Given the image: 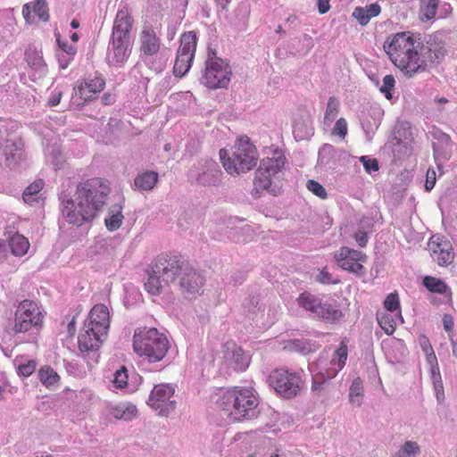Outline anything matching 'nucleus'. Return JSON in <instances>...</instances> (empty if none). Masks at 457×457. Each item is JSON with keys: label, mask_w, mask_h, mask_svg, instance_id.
Returning a JSON list of instances; mask_svg holds the SVG:
<instances>
[{"label": "nucleus", "mask_w": 457, "mask_h": 457, "mask_svg": "<svg viewBox=\"0 0 457 457\" xmlns=\"http://www.w3.org/2000/svg\"><path fill=\"white\" fill-rule=\"evenodd\" d=\"M383 47L391 62L409 78L425 72L445 54L441 42L432 38L422 41L411 31L387 37Z\"/></svg>", "instance_id": "f257e3e1"}, {"label": "nucleus", "mask_w": 457, "mask_h": 457, "mask_svg": "<svg viewBox=\"0 0 457 457\" xmlns=\"http://www.w3.org/2000/svg\"><path fill=\"white\" fill-rule=\"evenodd\" d=\"M111 188L103 178H91L80 181L76 189V198L63 199L62 214L65 220L75 226L92 221L104 206Z\"/></svg>", "instance_id": "f03ea898"}, {"label": "nucleus", "mask_w": 457, "mask_h": 457, "mask_svg": "<svg viewBox=\"0 0 457 457\" xmlns=\"http://www.w3.org/2000/svg\"><path fill=\"white\" fill-rule=\"evenodd\" d=\"M134 19L128 5L118 10L112 26V38L107 50V60L111 65L121 66L129 59L130 49V32Z\"/></svg>", "instance_id": "7ed1b4c3"}, {"label": "nucleus", "mask_w": 457, "mask_h": 457, "mask_svg": "<svg viewBox=\"0 0 457 457\" xmlns=\"http://www.w3.org/2000/svg\"><path fill=\"white\" fill-rule=\"evenodd\" d=\"M185 262L181 257L162 253L152 262L146 270L145 289L153 295H159L164 286L173 284L180 277Z\"/></svg>", "instance_id": "20e7f679"}, {"label": "nucleus", "mask_w": 457, "mask_h": 457, "mask_svg": "<svg viewBox=\"0 0 457 457\" xmlns=\"http://www.w3.org/2000/svg\"><path fill=\"white\" fill-rule=\"evenodd\" d=\"M219 155L224 170L231 176L252 170L259 160L257 148L246 136L237 138L230 150L221 148Z\"/></svg>", "instance_id": "39448f33"}, {"label": "nucleus", "mask_w": 457, "mask_h": 457, "mask_svg": "<svg viewBox=\"0 0 457 457\" xmlns=\"http://www.w3.org/2000/svg\"><path fill=\"white\" fill-rule=\"evenodd\" d=\"M258 404V398L253 389L237 386L227 390L219 402L220 410L234 421L255 418Z\"/></svg>", "instance_id": "423d86ee"}, {"label": "nucleus", "mask_w": 457, "mask_h": 457, "mask_svg": "<svg viewBox=\"0 0 457 457\" xmlns=\"http://www.w3.org/2000/svg\"><path fill=\"white\" fill-rule=\"evenodd\" d=\"M285 164L286 156L279 149H276L271 157L262 159L254 174L253 195L260 196L264 191L276 195L279 191L278 182L283 176Z\"/></svg>", "instance_id": "0eeeda50"}, {"label": "nucleus", "mask_w": 457, "mask_h": 457, "mask_svg": "<svg viewBox=\"0 0 457 457\" xmlns=\"http://www.w3.org/2000/svg\"><path fill=\"white\" fill-rule=\"evenodd\" d=\"M133 348L139 356L145 357L150 362H156L166 355L169 341L154 328H138L134 334Z\"/></svg>", "instance_id": "6e6552de"}, {"label": "nucleus", "mask_w": 457, "mask_h": 457, "mask_svg": "<svg viewBox=\"0 0 457 457\" xmlns=\"http://www.w3.org/2000/svg\"><path fill=\"white\" fill-rule=\"evenodd\" d=\"M232 71L228 62L217 56L215 48L207 47L205 68L201 82L210 89L227 88Z\"/></svg>", "instance_id": "1a4fd4ad"}, {"label": "nucleus", "mask_w": 457, "mask_h": 457, "mask_svg": "<svg viewBox=\"0 0 457 457\" xmlns=\"http://www.w3.org/2000/svg\"><path fill=\"white\" fill-rule=\"evenodd\" d=\"M269 384L281 396L291 399L302 390L303 381L298 372L285 368L275 369L268 378Z\"/></svg>", "instance_id": "9d476101"}, {"label": "nucleus", "mask_w": 457, "mask_h": 457, "mask_svg": "<svg viewBox=\"0 0 457 457\" xmlns=\"http://www.w3.org/2000/svg\"><path fill=\"white\" fill-rule=\"evenodd\" d=\"M44 315L39 306L31 300L21 302L15 311L12 330L26 333L33 328L42 327Z\"/></svg>", "instance_id": "9b49d317"}, {"label": "nucleus", "mask_w": 457, "mask_h": 457, "mask_svg": "<svg viewBox=\"0 0 457 457\" xmlns=\"http://www.w3.org/2000/svg\"><path fill=\"white\" fill-rule=\"evenodd\" d=\"M297 303L299 306L314 313L318 318L329 322H336L343 317L342 311L336 304L323 303L321 299L309 292L302 293L297 298Z\"/></svg>", "instance_id": "f8f14e48"}, {"label": "nucleus", "mask_w": 457, "mask_h": 457, "mask_svg": "<svg viewBox=\"0 0 457 457\" xmlns=\"http://www.w3.org/2000/svg\"><path fill=\"white\" fill-rule=\"evenodd\" d=\"M334 259L337 266L344 270L353 273L358 277L365 274L363 264L367 262V256L361 251L342 246L335 252Z\"/></svg>", "instance_id": "ddd939ff"}, {"label": "nucleus", "mask_w": 457, "mask_h": 457, "mask_svg": "<svg viewBox=\"0 0 457 457\" xmlns=\"http://www.w3.org/2000/svg\"><path fill=\"white\" fill-rule=\"evenodd\" d=\"M428 251L434 262L439 266H447L454 259L452 243L438 235L432 236L428 243Z\"/></svg>", "instance_id": "4468645a"}, {"label": "nucleus", "mask_w": 457, "mask_h": 457, "mask_svg": "<svg viewBox=\"0 0 457 457\" xmlns=\"http://www.w3.org/2000/svg\"><path fill=\"white\" fill-rule=\"evenodd\" d=\"M174 392L175 389L168 384L156 385L150 394L147 403L151 408L160 410L161 415H167L175 408L174 402L170 401Z\"/></svg>", "instance_id": "2eb2a0df"}, {"label": "nucleus", "mask_w": 457, "mask_h": 457, "mask_svg": "<svg viewBox=\"0 0 457 457\" xmlns=\"http://www.w3.org/2000/svg\"><path fill=\"white\" fill-rule=\"evenodd\" d=\"M223 358L227 365L236 371H245L250 364V357L234 341H227L222 346Z\"/></svg>", "instance_id": "dca6fc26"}, {"label": "nucleus", "mask_w": 457, "mask_h": 457, "mask_svg": "<svg viewBox=\"0 0 457 457\" xmlns=\"http://www.w3.org/2000/svg\"><path fill=\"white\" fill-rule=\"evenodd\" d=\"M106 335V333L96 329L95 327L84 324L78 337L79 349L82 353L98 350Z\"/></svg>", "instance_id": "f3484780"}, {"label": "nucleus", "mask_w": 457, "mask_h": 457, "mask_svg": "<svg viewBox=\"0 0 457 457\" xmlns=\"http://www.w3.org/2000/svg\"><path fill=\"white\" fill-rule=\"evenodd\" d=\"M179 283L183 292L196 295L202 292L204 278L200 272L186 263Z\"/></svg>", "instance_id": "a211bd4d"}, {"label": "nucleus", "mask_w": 457, "mask_h": 457, "mask_svg": "<svg viewBox=\"0 0 457 457\" xmlns=\"http://www.w3.org/2000/svg\"><path fill=\"white\" fill-rule=\"evenodd\" d=\"M105 80L101 76L87 78L77 82L75 90L81 99L90 101L95 95L104 90Z\"/></svg>", "instance_id": "6ab92c4d"}, {"label": "nucleus", "mask_w": 457, "mask_h": 457, "mask_svg": "<svg viewBox=\"0 0 457 457\" xmlns=\"http://www.w3.org/2000/svg\"><path fill=\"white\" fill-rule=\"evenodd\" d=\"M84 324L95 327L98 331L107 334L110 326V316L108 308L103 304H96L90 311L88 318Z\"/></svg>", "instance_id": "aec40b11"}, {"label": "nucleus", "mask_w": 457, "mask_h": 457, "mask_svg": "<svg viewBox=\"0 0 457 457\" xmlns=\"http://www.w3.org/2000/svg\"><path fill=\"white\" fill-rule=\"evenodd\" d=\"M22 15L29 24L35 23L36 18L47 21L49 20V12L46 0H36L25 4L22 7Z\"/></svg>", "instance_id": "412c9836"}, {"label": "nucleus", "mask_w": 457, "mask_h": 457, "mask_svg": "<svg viewBox=\"0 0 457 457\" xmlns=\"http://www.w3.org/2000/svg\"><path fill=\"white\" fill-rule=\"evenodd\" d=\"M140 51L145 55L156 54L161 46L160 38L153 29L142 30L140 34Z\"/></svg>", "instance_id": "4be33fe9"}, {"label": "nucleus", "mask_w": 457, "mask_h": 457, "mask_svg": "<svg viewBox=\"0 0 457 457\" xmlns=\"http://www.w3.org/2000/svg\"><path fill=\"white\" fill-rule=\"evenodd\" d=\"M137 408L131 403L112 405L109 408V414L116 420L125 421L132 420L137 415Z\"/></svg>", "instance_id": "5701e85b"}, {"label": "nucleus", "mask_w": 457, "mask_h": 457, "mask_svg": "<svg viewBox=\"0 0 457 457\" xmlns=\"http://www.w3.org/2000/svg\"><path fill=\"white\" fill-rule=\"evenodd\" d=\"M380 12V5L375 3L365 7H356L353 12V16L361 25H366L371 18L378 16Z\"/></svg>", "instance_id": "b1692460"}, {"label": "nucleus", "mask_w": 457, "mask_h": 457, "mask_svg": "<svg viewBox=\"0 0 457 457\" xmlns=\"http://www.w3.org/2000/svg\"><path fill=\"white\" fill-rule=\"evenodd\" d=\"M197 46V37L194 31L184 32L180 37L178 53L195 57Z\"/></svg>", "instance_id": "393cba45"}, {"label": "nucleus", "mask_w": 457, "mask_h": 457, "mask_svg": "<svg viewBox=\"0 0 457 457\" xmlns=\"http://www.w3.org/2000/svg\"><path fill=\"white\" fill-rule=\"evenodd\" d=\"M37 376L40 382L48 389L56 388L61 380L57 372L52 367L47 365L39 369Z\"/></svg>", "instance_id": "a878e982"}, {"label": "nucleus", "mask_w": 457, "mask_h": 457, "mask_svg": "<svg viewBox=\"0 0 457 457\" xmlns=\"http://www.w3.org/2000/svg\"><path fill=\"white\" fill-rule=\"evenodd\" d=\"M422 284L431 293L447 295L449 296L452 295L451 288L441 278L433 276H426L423 278Z\"/></svg>", "instance_id": "bb28decb"}, {"label": "nucleus", "mask_w": 457, "mask_h": 457, "mask_svg": "<svg viewBox=\"0 0 457 457\" xmlns=\"http://www.w3.org/2000/svg\"><path fill=\"white\" fill-rule=\"evenodd\" d=\"M439 1L420 0L419 18L421 21H428L436 17Z\"/></svg>", "instance_id": "cd10ccee"}, {"label": "nucleus", "mask_w": 457, "mask_h": 457, "mask_svg": "<svg viewBox=\"0 0 457 457\" xmlns=\"http://www.w3.org/2000/svg\"><path fill=\"white\" fill-rule=\"evenodd\" d=\"M158 181V173L147 170L138 174L135 179V186L141 190H151Z\"/></svg>", "instance_id": "c85d7f7f"}, {"label": "nucleus", "mask_w": 457, "mask_h": 457, "mask_svg": "<svg viewBox=\"0 0 457 457\" xmlns=\"http://www.w3.org/2000/svg\"><path fill=\"white\" fill-rule=\"evenodd\" d=\"M9 246L14 255L23 256L28 253L29 242L24 236L15 233L9 239Z\"/></svg>", "instance_id": "c756f323"}, {"label": "nucleus", "mask_w": 457, "mask_h": 457, "mask_svg": "<svg viewBox=\"0 0 457 457\" xmlns=\"http://www.w3.org/2000/svg\"><path fill=\"white\" fill-rule=\"evenodd\" d=\"M377 320L386 335L391 336L395 333L396 329V320L391 313L378 312Z\"/></svg>", "instance_id": "7c9ffc66"}, {"label": "nucleus", "mask_w": 457, "mask_h": 457, "mask_svg": "<svg viewBox=\"0 0 457 457\" xmlns=\"http://www.w3.org/2000/svg\"><path fill=\"white\" fill-rule=\"evenodd\" d=\"M194 57L177 52L173 72L177 77H183L189 71Z\"/></svg>", "instance_id": "2f4dec72"}, {"label": "nucleus", "mask_w": 457, "mask_h": 457, "mask_svg": "<svg viewBox=\"0 0 457 457\" xmlns=\"http://www.w3.org/2000/svg\"><path fill=\"white\" fill-rule=\"evenodd\" d=\"M349 400L350 403L361 406L363 400V385L360 378H356L349 389Z\"/></svg>", "instance_id": "473e14b6"}, {"label": "nucleus", "mask_w": 457, "mask_h": 457, "mask_svg": "<svg viewBox=\"0 0 457 457\" xmlns=\"http://www.w3.org/2000/svg\"><path fill=\"white\" fill-rule=\"evenodd\" d=\"M348 356L347 345L343 341L340 343L339 347L335 351L332 358V364L337 366L335 374L341 370L345 365Z\"/></svg>", "instance_id": "72a5a7b5"}, {"label": "nucleus", "mask_w": 457, "mask_h": 457, "mask_svg": "<svg viewBox=\"0 0 457 457\" xmlns=\"http://www.w3.org/2000/svg\"><path fill=\"white\" fill-rule=\"evenodd\" d=\"M44 185L45 184L42 179H37L32 182L24 190L22 194L23 200L26 203H32L35 200V196L43 189Z\"/></svg>", "instance_id": "f704fd0d"}, {"label": "nucleus", "mask_w": 457, "mask_h": 457, "mask_svg": "<svg viewBox=\"0 0 457 457\" xmlns=\"http://www.w3.org/2000/svg\"><path fill=\"white\" fill-rule=\"evenodd\" d=\"M339 101L335 96L329 97L325 112V121H332L339 112Z\"/></svg>", "instance_id": "c9c22d12"}, {"label": "nucleus", "mask_w": 457, "mask_h": 457, "mask_svg": "<svg viewBox=\"0 0 457 457\" xmlns=\"http://www.w3.org/2000/svg\"><path fill=\"white\" fill-rule=\"evenodd\" d=\"M420 446L414 441H407L396 453V457H411L420 453Z\"/></svg>", "instance_id": "e433bc0d"}, {"label": "nucleus", "mask_w": 457, "mask_h": 457, "mask_svg": "<svg viewBox=\"0 0 457 457\" xmlns=\"http://www.w3.org/2000/svg\"><path fill=\"white\" fill-rule=\"evenodd\" d=\"M123 215L119 209L115 213H112L109 218L105 219V226L108 230H117L122 224Z\"/></svg>", "instance_id": "4c0bfd02"}, {"label": "nucleus", "mask_w": 457, "mask_h": 457, "mask_svg": "<svg viewBox=\"0 0 457 457\" xmlns=\"http://www.w3.org/2000/svg\"><path fill=\"white\" fill-rule=\"evenodd\" d=\"M306 187L309 191H311L313 195L320 197V199H326L328 197L325 187L314 179H309L306 183Z\"/></svg>", "instance_id": "58836bf2"}, {"label": "nucleus", "mask_w": 457, "mask_h": 457, "mask_svg": "<svg viewBox=\"0 0 457 457\" xmlns=\"http://www.w3.org/2000/svg\"><path fill=\"white\" fill-rule=\"evenodd\" d=\"M395 85V79L393 75H386L383 79V85L380 87V91L382 94H384L385 97L387 100H391L392 96V90L394 89Z\"/></svg>", "instance_id": "ea45409f"}, {"label": "nucleus", "mask_w": 457, "mask_h": 457, "mask_svg": "<svg viewBox=\"0 0 457 457\" xmlns=\"http://www.w3.org/2000/svg\"><path fill=\"white\" fill-rule=\"evenodd\" d=\"M114 386L117 388H124L128 385V373L125 367H121L119 370L114 373L112 380Z\"/></svg>", "instance_id": "a19ab883"}, {"label": "nucleus", "mask_w": 457, "mask_h": 457, "mask_svg": "<svg viewBox=\"0 0 457 457\" xmlns=\"http://www.w3.org/2000/svg\"><path fill=\"white\" fill-rule=\"evenodd\" d=\"M384 307L386 309V311L391 312L398 310L400 307L398 294L397 293L389 294L384 302Z\"/></svg>", "instance_id": "79ce46f5"}, {"label": "nucleus", "mask_w": 457, "mask_h": 457, "mask_svg": "<svg viewBox=\"0 0 457 457\" xmlns=\"http://www.w3.org/2000/svg\"><path fill=\"white\" fill-rule=\"evenodd\" d=\"M37 362L34 360H29L26 363L18 365V374L23 377L30 376L36 370Z\"/></svg>", "instance_id": "37998d69"}, {"label": "nucleus", "mask_w": 457, "mask_h": 457, "mask_svg": "<svg viewBox=\"0 0 457 457\" xmlns=\"http://www.w3.org/2000/svg\"><path fill=\"white\" fill-rule=\"evenodd\" d=\"M347 122L344 118H340L337 120L334 128L332 129V134L339 136L341 138H345L347 135Z\"/></svg>", "instance_id": "c03bdc74"}, {"label": "nucleus", "mask_w": 457, "mask_h": 457, "mask_svg": "<svg viewBox=\"0 0 457 457\" xmlns=\"http://www.w3.org/2000/svg\"><path fill=\"white\" fill-rule=\"evenodd\" d=\"M12 145L14 146L15 153H12L11 151L9 152L8 151L9 145H6L4 147V152H5V154L7 155L6 159L9 160V158H12L13 161L22 159L23 158V151H22L21 144L20 142L18 144L13 142V143H12Z\"/></svg>", "instance_id": "a18cd8bd"}, {"label": "nucleus", "mask_w": 457, "mask_h": 457, "mask_svg": "<svg viewBox=\"0 0 457 457\" xmlns=\"http://www.w3.org/2000/svg\"><path fill=\"white\" fill-rule=\"evenodd\" d=\"M360 161L362 162L363 167L368 173L378 170V162L376 159H370L367 156H361Z\"/></svg>", "instance_id": "49530a36"}, {"label": "nucleus", "mask_w": 457, "mask_h": 457, "mask_svg": "<svg viewBox=\"0 0 457 457\" xmlns=\"http://www.w3.org/2000/svg\"><path fill=\"white\" fill-rule=\"evenodd\" d=\"M317 279L319 282L322 284H337L339 283V279H333L331 273H329L327 268H323L318 277Z\"/></svg>", "instance_id": "de8ad7c7"}, {"label": "nucleus", "mask_w": 457, "mask_h": 457, "mask_svg": "<svg viewBox=\"0 0 457 457\" xmlns=\"http://www.w3.org/2000/svg\"><path fill=\"white\" fill-rule=\"evenodd\" d=\"M57 43L62 53L75 57L77 54V47L74 45L69 44L68 42H62L59 38H57Z\"/></svg>", "instance_id": "09e8293b"}, {"label": "nucleus", "mask_w": 457, "mask_h": 457, "mask_svg": "<svg viewBox=\"0 0 457 457\" xmlns=\"http://www.w3.org/2000/svg\"><path fill=\"white\" fill-rule=\"evenodd\" d=\"M436 175L434 169H428L426 174L425 188L427 191H430L436 184Z\"/></svg>", "instance_id": "8fccbe9b"}, {"label": "nucleus", "mask_w": 457, "mask_h": 457, "mask_svg": "<svg viewBox=\"0 0 457 457\" xmlns=\"http://www.w3.org/2000/svg\"><path fill=\"white\" fill-rule=\"evenodd\" d=\"M353 238L361 247L366 246L368 243V235L364 230H358L354 233Z\"/></svg>", "instance_id": "3c124183"}, {"label": "nucleus", "mask_w": 457, "mask_h": 457, "mask_svg": "<svg viewBox=\"0 0 457 457\" xmlns=\"http://www.w3.org/2000/svg\"><path fill=\"white\" fill-rule=\"evenodd\" d=\"M57 56L59 66L62 69H66L74 59V56H71L63 53L58 54Z\"/></svg>", "instance_id": "603ef678"}, {"label": "nucleus", "mask_w": 457, "mask_h": 457, "mask_svg": "<svg viewBox=\"0 0 457 457\" xmlns=\"http://www.w3.org/2000/svg\"><path fill=\"white\" fill-rule=\"evenodd\" d=\"M330 0H318V10L320 14L328 12L330 9Z\"/></svg>", "instance_id": "864d4df0"}, {"label": "nucleus", "mask_w": 457, "mask_h": 457, "mask_svg": "<svg viewBox=\"0 0 457 457\" xmlns=\"http://www.w3.org/2000/svg\"><path fill=\"white\" fill-rule=\"evenodd\" d=\"M444 328L447 332H452L453 328V320L450 315H445L443 318Z\"/></svg>", "instance_id": "5fc2aeb1"}, {"label": "nucleus", "mask_w": 457, "mask_h": 457, "mask_svg": "<svg viewBox=\"0 0 457 457\" xmlns=\"http://www.w3.org/2000/svg\"><path fill=\"white\" fill-rule=\"evenodd\" d=\"M115 102V95L112 93H104L102 96V103L104 105H111Z\"/></svg>", "instance_id": "6e6d98bb"}, {"label": "nucleus", "mask_w": 457, "mask_h": 457, "mask_svg": "<svg viewBox=\"0 0 457 457\" xmlns=\"http://www.w3.org/2000/svg\"><path fill=\"white\" fill-rule=\"evenodd\" d=\"M210 173L215 179V181L221 176V171L215 162H212L210 166Z\"/></svg>", "instance_id": "4d7b16f0"}, {"label": "nucleus", "mask_w": 457, "mask_h": 457, "mask_svg": "<svg viewBox=\"0 0 457 457\" xmlns=\"http://www.w3.org/2000/svg\"><path fill=\"white\" fill-rule=\"evenodd\" d=\"M61 97H62V93L59 92L54 96H52L48 101V104L49 106H56L60 104V101H61Z\"/></svg>", "instance_id": "13d9d810"}, {"label": "nucleus", "mask_w": 457, "mask_h": 457, "mask_svg": "<svg viewBox=\"0 0 457 457\" xmlns=\"http://www.w3.org/2000/svg\"><path fill=\"white\" fill-rule=\"evenodd\" d=\"M231 0H215V2L220 5L223 9L226 8Z\"/></svg>", "instance_id": "bf43d9fd"}, {"label": "nucleus", "mask_w": 457, "mask_h": 457, "mask_svg": "<svg viewBox=\"0 0 457 457\" xmlns=\"http://www.w3.org/2000/svg\"><path fill=\"white\" fill-rule=\"evenodd\" d=\"M204 177H205V173H204V174H203L202 176H200V177L198 178L199 182H200L201 184H203V185L211 184V182L207 181V180L205 179V178H204Z\"/></svg>", "instance_id": "052dcab7"}, {"label": "nucleus", "mask_w": 457, "mask_h": 457, "mask_svg": "<svg viewBox=\"0 0 457 457\" xmlns=\"http://www.w3.org/2000/svg\"><path fill=\"white\" fill-rule=\"evenodd\" d=\"M71 27L72 29H78L79 27V21L76 19L72 20L71 22Z\"/></svg>", "instance_id": "680f3d73"}, {"label": "nucleus", "mask_w": 457, "mask_h": 457, "mask_svg": "<svg viewBox=\"0 0 457 457\" xmlns=\"http://www.w3.org/2000/svg\"><path fill=\"white\" fill-rule=\"evenodd\" d=\"M420 345L424 350H426L427 345H428L429 348L432 349L431 345L428 344V341L425 337H423V342H421Z\"/></svg>", "instance_id": "e2e57ef3"}, {"label": "nucleus", "mask_w": 457, "mask_h": 457, "mask_svg": "<svg viewBox=\"0 0 457 457\" xmlns=\"http://www.w3.org/2000/svg\"><path fill=\"white\" fill-rule=\"evenodd\" d=\"M71 39L72 42L76 43L78 40H79V35L78 33L76 32H73L71 35Z\"/></svg>", "instance_id": "0e129e2a"}, {"label": "nucleus", "mask_w": 457, "mask_h": 457, "mask_svg": "<svg viewBox=\"0 0 457 457\" xmlns=\"http://www.w3.org/2000/svg\"><path fill=\"white\" fill-rule=\"evenodd\" d=\"M299 341L294 340V341H288L287 345L286 347H291V345L298 346Z\"/></svg>", "instance_id": "69168bd1"}, {"label": "nucleus", "mask_w": 457, "mask_h": 457, "mask_svg": "<svg viewBox=\"0 0 457 457\" xmlns=\"http://www.w3.org/2000/svg\"><path fill=\"white\" fill-rule=\"evenodd\" d=\"M68 328H69V330L71 331V329H74L75 328V321L74 320H72L69 325H68Z\"/></svg>", "instance_id": "338daca9"}, {"label": "nucleus", "mask_w": 457, "mask_h": 457, "mask_svg": "<svg viewBox=\"0 0 457 457\" xmlns=\"http://www.w3.org/2000/svg\"><path fill=\"white\" fill-rule=\"evenodd\" d=\"M453 354L457 356V350H456V344L455 343L453 344Z\"/></svg>", "instance_id": "774afa93"}]
</instances>
